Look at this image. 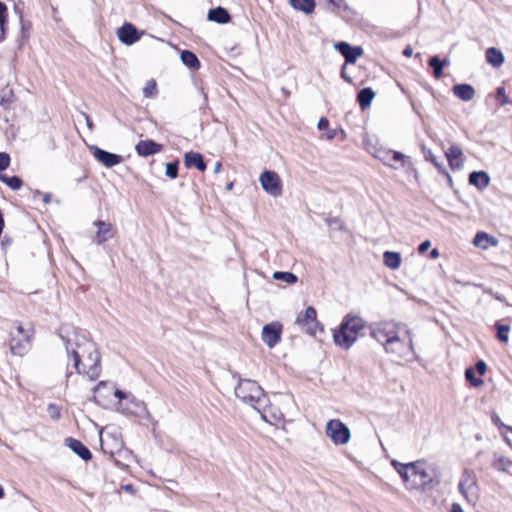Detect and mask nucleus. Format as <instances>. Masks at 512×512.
Returning <instances> with one entry per match:
<instances>
[{
    "label": "nucleus",
    "instance_id": "1",
    "mask_svg": "<svg viewBox=\"0 0 512 512\" xmlns=\"http://www.w3.org/2000/svg\"><path fill=\"white\" fill-rule=\"evenodd\" d=\"M59 336L76 372L90 381L97 380L101 374V357L95 343L84 331L67 324L60 327Z\"/></svg>",
    "mask_w": 512,
    "mask_h": 512
},
{
    "label": "nucleus",
    "instance_id": "2",
    "mask_svg": "<svg viewBox=\"0 0 512 512\" xmlns=\"http://www.w3.org/2000/svg\"><path fill=\"white\" fill-rule=\"evenodd\" d=\"M391 465L409 490L423 489L432 482L431 475L428 473L424 461L401 463L397 460H392Z\"/></svg>",
    "mask_w": 512,
    "mask_h": 512
},
{
    "label": "nucleus",
    "instance_id": "3",
    "mask_svg": "<svg viewBox=\"0 0 512 512\" xmlns=\"http://www.w3.org/2000/svg\"><path fill=\"white\" fill-rule=\"evenodd\" d=\"M364 328V321L358 316H346L339 330L333 334L336 345L349 349L358 339L359 332Z\"/></svg>",
    "mask_w": 512,
    "mask_h": 512
},
{
    "label": "nucleus",
    "instance_id": "4",
    "mask_svg": "<svg viewBox=\"0 0 512 512\" xmlns=\"http://www.w3.org/2000/svg\"><path fill=\"white\" fill-rule=\"evenodd\" d=\"M114 396L118 399L117 410L126 415H133L135 417L151 420L146 404L135 398L132 394L126 393L120 389H114Z\"/></svg>",
    "mask_w": 512,
    "mask_h": 512
},
{
    "label": "nucleus",
    "instance_id": "5",
    "mask_svg": "<svg viewBox=\"0 0 512 512\" xmlns=\"http://www.w3.org/2000/svg\"><path fill=\"white\" fill-rule=\"evenodd\" d=\"M235 395L240 401L251 407H258L257 405L266 401L263 388L251 379L239 378L238 385L235 387Z\"/></svg>",
    "mask_w": 512,
    "mask_h": 512
},
{
    "label": "nucleus",
    "instance_id": "6",
    "mask_svg": "<svg viewBox=\"0 0 512 512\" xmlns=\"http://www.w3.org/2000/svg\"><path fill=\"white\" fill-rule=\"evenodd\" d=\"M34 330L32 327H24L17 324L10 330L9 346L13 355L23 356L31 348Z\"/></svg>",
    "mask_w": 512,
    "mask_h": 512
},
{
    "label": "nucleus",
    "instance_id": "7",
    "mask_svg": "<svg viewBox=\"0 0 512 512\" xmlns=\"http://www.w3.org/2000/svg\"><path fill=\"white\" fill-rule=\"evenodd\" d=\"M403 331L404 335L399 334L383 348L387 354L398 359H408L415 355L412 331L408 328Z\"/></svg>",
    "mask_w": 512,
    "mask_h": 512
},
{
    "label": "nucleus",
    "instance_id": "8",
    "mask_svg": "<svg viewBox=\"0 0 512 512\" xmlns=\"http://www.w3.org/2000/svg\"><path fill=\"white\" fill-rule=\"evenodd\" d=\"M405 326L395 321H381L370 326V336L383 348L397 337Z\"/></svg>",
    "mask_w": 512,
    "mask_h": 512
},
{
    "label": "nucleus",
    "instance_id": "9",
    "mask_svg": "<svg viewBox=\"0 0 512 512\" xmlns=\"http://www.w3.org/2000/svg\"><path fill=\"white\" fill-rule=\"evenodd\" d=\"M458 489L462 497L469 504H476L479 499V486L477 476L473 470L464 469L462 471Z\"/></svg>",
    "mask_w": 512,
    "mask_h": 512
},
{
    "label": "nucleus",
    "instance_id": "10",
    "mask_svg": "<svg viewBox=\"0 0 512 512\" xmlns=\"http://www.w3.org/2000/svg\"><path fill=\"white\" fill-rule=\"evenodd\" d=\"M325 432L334 445H345L351 438L350 429L339 419L329 420L326 423Z\"/></svg>",
    "mask_w": 512,
    "mask_h": 512
},
{
    "label": "nucleus",
    "instance_id": "11",
    "mask_svg": "<svg viewBox=\"0 0 512 512\" xmlns=\"http://www.w3.org/2000/svg\"><path fill=\"white\" fill-rule=\"evenodd\" d=\"M259 182L262 189L273 197L282 195V181L279 175L272 170H266L260 174Z\"/></svg>",
    "mask_w": 512,
    "mask_h": 512
},
{
    "label": "nucleus",
    "instance_id": "12",
    "mask_svg": "<svg viewBox=\"0 0 512 512\" xmlns=\"http://www.w3.org/2000/svg\"><path fill=\"white\" fill-rule=\"evenodd\" d=\"M258 407H253L258 413L261 415L262 420L267 422L270 425H277L280 423L284 417L281 410L273 406L268 397L266 396V401L262 404L257 405Z\"/></svg>",
    "mask_w": 512,
    "mask_h": 512
},
{
    "label": "nucleus",
    "instance_id": "13",
    "mask_svg": "<svg viewBox=\"0 0 512 512\" xmlns=\"http://www.w3.org/2000/svg\"><path fill=\"white\" fill-rule=\"evenodd\" d=\"M316 310L310 306L306 308L303 314L298 315L296 323L306 330L310 335H315L317 330L322 331L323 328L320 326L316 319Z\"/></svg>",
    "mask_w": 512,
    "mask_h": 512
},
{
    "label": "nucleus",
    "instance_id": "14",
    "mask_svg": "<svg viewBox=\"0 0 512 512\" xmlns=\"http://www.w3.org/2000/svg\"><path fill=\"white\" fill-rule=\"evenodd\" d=\"M282 328V324L277 321L266 324L262 329V341L269 348H273L281 341Z\"/></svg>",
    "mask_w": 512,
    "mask_h": 512
},
{
    "label": "nucleus",
    "instance_id": "15",
    "mask_svg": "<svg viewBox=\"0 0 512 512\" xmlns=\"http://www.w3.org/2000/svg\"><path fill=\"white\" fill-rule=\"evenodd\" d=\"M144 34L143 31H139L133 24L124 23L117 30V36L120 42L125 45H132L139 41Z\"/></svg>",
    "mask_w": 512,
    "mask_h": 512
},
{
    "label": "nucleus",
    "instance_id": "16",
    "mask_svg": "<svg viewBox=\"0 0 512 512\" xmlns=\"http://www.w3.org/2000/svg\"><path fill=\"white\" fill-rule=\"evenodd\" d=\"M101 448L104 453L114 455L122 450L124 443L118 433H106L100 437Z\"/></svg>",
    "mask_w": 512,
    "mask_h": 512
},
{
    "label": "nucleus",
    "instance_id": "17",
    "mask_svg": "<svg viewBox=\"0 0 512 512\" xmlns=\"http://www.w3.org/2000/svg\"><path fill=\"white\" fill-rule=\"evenodd\" d=\"M91 151L95 159L108 168L114 167L123 161L121 155L108 152L97 146H92Z\"/></svg>",
    "mask_w": 512,
    "mask_h": 512
},
{
    "label": "nucleus",
    "instance_id": "18",
    "mask_svg": "<svg viewBox=\"0 0 512 512\" xmlns=\"http://www.w3.org/2000/svg\"><path fill=\"white\" fill-rule=\"evenodd\" d=\"M335 49L345 58V65L354 64L363 54V49L360 46L352 47L347 42L337 43L335 45Z\"/></svg>",
    "mask_w": 512,
    "mask_h": 512
},
{
    "label": "nucleus",
    "instance_id": "19",
    "mask_svg": "<svg viewBox=\"0 0 512 512\" xmlns=\"http://www.w3.org/2000/svg\"><path fill=\"white\" fill-rule=\"evenodd\" d=\"M94 225L97 227L95 235V242L97 244L101 245L115 236L116 231L113 228L112 224L102 220H96L94 222Z\"/></svg>",
    "mask_w": 512,
    "mask_h": 512
},
{
    "label": "nucleus",
    "instance_id": "20",
    "mask_svg": "<svg viewBox=\"0 0 512 512\" xmlns=\"http://www.w3.org/2000/svg\"><path fill=\"white\" fill-rule=\"evenodd\" d=\"M163 146L153 140H141L135 146L136 153L141 157H148L161 152Z\"/></svg>",
    "mask_w": 512,
    "mask_h": 512
},
{
    "label": "nucleus",
    "instance_id": "21",
    "mask_svg": "<svg viewBox=\"0 0 512 512\" xmlns=\"http://www.w3.org/2000/svg\"><path fill=\"white\" fill-rule=\"evenodd\" d=\"M449 166L452 170H460L464 164L462 149L457 145H451L445 152Z\"/></svg>",
    "mask_w": 512,
    "mask_h": 512
},
{
    "label": "nucleus",
    "instance_id": "22",
    "mask_svg": "<svg viewBox=\"0 0 512 512\" xmlns=\"http://www.w3.org/2000/svg\"><path fill=\"white\" fill-rule=\"evenodd\" d=\"M65 442L66 445L82 460L89 461L92 458L90 450L80 440L69 437Z\"/></svg>",
    "mask_w": 512,
    "mask_h": 512
},
{
    "label": "nucleus",
    "instance_id": "23",
    "mask_svg": "<svg viewBox=\"0 0 512 512\" xmlns=\"http://www.w3.org/2000/svg\"><path fill=\"white\" fill-rule=\"evenodd\" d=\"M184 163L187 168L195 167L199 171L206 170V164L203 160V156L198 152H187L184 155Z\"/></svg>",
    "mask_w": 512,
    "mask_h": 512
},
{
    "label": "nucleus",
    "instance_id": "24",
    "mask_svg": "<svg viewBox=\"0 0 512 512\" xmlns=\"http://www.w3.org/2000/svg\"><path fill=\"white\" fill-rule=\"evenodd\" d=\"M469 183L482 190L490 184V177L485 171H474L469 175Z\"/></svg>",
    "mask_w": 512,
    "mask_h": 512
},
{
    "label": "nucleus",
    "instance_id": "25",
    "mask_svg": "<svg viewBox=\"0 0 512 512\" xmlns=\"http://www.w3.org/2000/svg\"><path fill=\"white\" fill-rule=\"evenodd\" d=\"M473 244L482 249H488L491 246H496L498 240L486 232H478L473 239Z\"/></svg>",
    "mask_w": 512,
    "mask_h": 512
},
{
    "label": "nucleus",
    "instance_id": "26",
    "mask_svg": "<svg viewBox=\"0 0 512 512\" xmlns=\"http://www.w3.org/2000/svg\"><path fill=\"white\" fill-rule=\"evenodd\" d=\"M453 93L462 101H470L475 96V89L470 84H458L453 87Z\"/></svg>",
    "mask_w": 512,
    "mask_h": 512
},
{
    "label": "nucleus",
    "instance_id": "27",
    "mask_svg": "<svg viewBox=\"0 0 512 512\" xmlns=\"http://www.w3.org/2000/svg\"><path fill=\"white\" fill-rule=\"evenodd\" d=\"M208 20L219 24H226L231 20V17L225 8L219 6L209 10Z\"/></svg>",
    "mask_w": 512,
    "mask_h": 512
},
{
    "label": "nucleus",
    "instance_id": "28",
    "mask_svg": "<svg viewBox=\"0 0 512 512\" xmlns=\"http://www.w3.org/2000/svg\"><path fill=\"white\" fill-rule=\"evenodd\" d=\"M486 61L493 67L498 68L504 63V55L499 49L490 47L486 50Z\"/></svg>",
    "mask_w": 512,
    "mask_h": 512
},
{
    "label": "nucleus",
    "instance_id": "29",
    "mask_svg": "<svg viewBox=\"0 0 512 512\" xmlns=\"http://www.w3.org/2000/svg\"><path fill=\"white\" fill-rule=\"evenodd\" d=\"M375 97V92L372 88L366 87L359 91L357 95V100L362 109H366L371 105Z\"/></svg>",
    "mask_w": 512,
    "mask_h": 512
},
{
    "label": "nucleus",
    "instance_id": "30",
    "mask_svg": "<svg viewBox=\"0 0 512 512\" xmlns=\"http://www.w3.org/2000/svg\"><path fill=\"white\" fill-rule=\"evenodd\" d=\"M383 261L387 267L396 270L401 265V255L398 252L386 251L383 254Z\"/></svg>",
    "mask_w": 512,
    "mask_h": 512
},
{
    "label": "nucleus",
    "instance_id": "31",
    "mask_svg": "<svg viewBox=\"0 0 512 512\" xmlns=\"http://www.w3.org/2000/svg\"><path fill=\"white\" fill-rule=\"evenodd\" d=\"M290 5L297 11L310 14L314 11V0H289Z\"/></svg>",
    "mask_w": 512,
    "mask_h": 512
},
{
    "label": "nucleus",
    "instance_id": "32",
    "mask_svg": "<svg viewBox=\"0 0 512 512\" xmlns=\"http://www.w3.org/2000/svg\"><path fill=\"white\" fill-rule=\"evenodd\" d=\"M181 61L188 68L193 69V70H198L201 66L200 61L198 60L197 56L193 52L188 51V50L182 51Z\"/></svg>",
    "mask_w": 512,
    "mask_h": 512
},
{
    "label": "nucleus",
    "instance_id": "33",
    "mask_svg": "<svg viewBox=\"0 0 512 512\" xmlns=\"http://www.w3.org/2000/svg\"><path fill=\"white\" fill-rule=\"evenodd\" d=\"M492 466L498 471L508 473L512 467V461L502 455L496 454Z\"/></svg>",
    "mask_w": 512,
    "mask_h": 512
},
{
    "label": "nucleus",
    "instance_id": "34",
    "mask_svg": "<svg viewBox=\"0 0 512 512\" xmlns=\"http://www.w3.org/2000/svg\"><path fill=\"white\" fill-rule=\"evenodd\" d=\"M447 64V61H441L438 56H433L429 60V66L433 68L435 78L439 79L443 74V68Z\"/></svg>",
    "mask_w": 512,
    "mask_h": 512
},
{
    "label": "nucleus",
    "instance_id": "35",
    "mask_svg": "<svg viewBox=\"0 0 512 512\" xmlns=\"http://www.w3.org/2000/svg\"><path fill=\"white\" fill-rule=\"evenodd\" d=\"M0 181L5 183L12 190H18L22 186V180L18 176L0 175Z\"/></svg>",
    "mask_w": 512,
    "mask_h": 512
},
{
    "label": "nucleus",
    "instance_id": "36",
    "mask_svg": "<svg viewBox=\"0 0 512 512\" xmlns=\"http://www.w3.org/2000/svg\"><path fill=\"white\" fill-rule=\"evenodd\" d=\"M398 162L402 167H412L410 157L399 151L391 150V163Z\"/></svg>",
    "mask_w": 512,
    "mask_h": 512
},
{
    "label": "nucleus",
    "instance_id": "37",
    "mask_svg": "<svg viewBox=\"0 0 512 512\" xmlns=\"http://www.w3.org/2000/svg\"><path fill=\"white\" fill-rule=\"evenodd\" d=\"M422 151L424 153L425 159L430 161L440 173H446V168L443 163L438 162L437 158L434 156L430 149H427L425 146L422 147Z\"/></svg>",
    "mask_w": 512,
    "mask_h": 512
},
{
    "label": "nucleus",
    "instance_id": "38",
    "mask_svg": "<svg viewBox=\"0 0 512 512\" xmlns=\"http://www.w3.org/2000/svg\"><path fill=\"white\" fill-rule=\"evenodd\" d=\"M143 95L145 98H154L158 94L157 83L154 79H150L145 83L143 87Z\"/></svg>",
    "mask_w": 512,
    "mask_h": 512
},
{
    "label": "nucleus",
    "instance_id": "39",
    "mask_svg": "<svg viewBox=\"0 0 512 512\" xmlns=\"http://www.w3.org/2000/svg\"><path fill=\"white\" fill-rule=\"evenodd\" d=\"M273 278L275 280L284 281L288 284H294L297 282V276L295 274H293L292 272L277 271V272H274Z\"/></svg>",
    "mask_w": 512,
    "mask_h": 512
},
{
    "label": "nucleus",
    "instance_id": "40",
    "mask_svg": "<svg viewBox=\"0 0 512 512\" xmlns=\"http://www.w3.org/2000/svg\"><path fill=\"white\" fill-rule=\"evenodd\" d=\"M495 327L497 329V338L499 339V341L507 343L509 340L510 327L508 325H503L500 323H496Z\"/></svg>",
    "mask_w": 512,
    "mask_h": 512
},
{
    "label": "nucleus",
    "instance_id": "41",
    "mask_svg": "<svg viewBox=\"0 0 512 512\" xmlns=\"http://www.w3.org/2000/svg\"><path fill=\"white\" fill-rule=\"evenodd\" d=\"M465 377L466 380L474 387H479L484 384V381L481 378L475 376V372L472 368H467L465 370Z\"/></svg>",
    "mask_w": 512,
    "mask_h": 512
},
{
    "label": "nucleus",
    "instance_id": "42",
    "mask_svg": "<svg viewBox=\"0 0 512 512\" xmlns=\"http://www.w3.org/2000/svg\"><path fill=\"white\" fill-rule=\"evenodd\" d=\"M380 161L383 162L384 165L397 169L398 167L395 166L393 163H391V150H383L380 151L379 154L376 156Z\"/></svg>",
    "mask_w": 512,
    "mask_h": 512
},
{
    "label": "nucleus",
    "instance_id": "43",
    "mask_svg": "<svg viewBox=\"0 0 512 512\" xmlns=\"http://www.w3.org/2000/svg\"><path fill=\"white\" fill-rule=\"evenodd\" d=\"M165 174L171 179H175L178 176V161L167 163Z\"/></svg>",
    "mask_w": 512,
    "mask_h": 512
},
{
    "label": "nucleus",
    "instance_id": "44",
    "mask_svg": "<svg viewBox=\"0 0 512 512\" xmlns=\"http://www.w3.org/2000/svg\"><path fill=\"white\" fill-rule=\"evenodd\" d=\"M497 98L499 99V104L501 106H505L510 103V98L506 94V90L504 87H498L496 90Z\"/></svg>",
    "mask_w": 512,
    "mask_h": 512
},
{
    "label": "nucleus",
    "instance_id": "45",
    "mask_svg": "<svg viewBox=\"0 0 512 512\" xmlns=\"http://www.w3.org/2000/svg\"><path fill=\"white\" fill-rule=\"evenodd\" d=\"M47 412L51 419L58 420L61 417V408L56 404H49L47 407Z\"/></svg>",
    "mask_w": 512,
    "mask_h": 512
},
{
    "label": "nucleus",
    "instance_id": "46",
    "mask_svg": "<svg viewBox=\"0 0 512 512\" xmlns=\"http://www.w3.org/2000/svg\"><path fill=\"white\" fill-rule=\"evenodd\" d=\"M501 427L503 428L502 434L506 443L512 448V427L504 425L503 423H501Z\"/></svg>",
    "mask_w": 512,
    "mask_h": 512
},
{
    "label": "nucleus",
    "instance_id": "47",
    "mask_svg": "<svg viewBox=\"0 0 512 512\" xmlns=\"http://www.w3.org/2000/svg\"><path fill=\"white\" fill-rule=\"evenodd\" d=\"M10 165V156L5 152H0V171L6 170Z\"/></svg>",
    "mask_w": 512,
    "mask_h": 512
},
{
    "label": "nucleus",
    "instance_id": "48",
    "mask_svg": "<svg viewBox=\"0 0 512 512\" xmlns=\"http://www.w3.org/2000/svg\"><path fill=\"white\" fill-rule=\"evenodd\" d=\"M7 22V6L0 1V26H4Z\"/></svg>",
    "mask_w": 512,
    "mask_h": 512
},
{
    "label": "nucleus",
    "instance_id": "49",
    "mask_svg": "<svg viewBox=\"0 0 512 512\" xmlns=\"http://www.w3.org/2000/svg\"><path fill=\"white\" fill-rule=\"evenodd\" d=\"M475 368L480 375H484L487 370V365L483 360H479L476 362Z\"/></svg>",
    "mask_w": 512,
    "mask_h": 512
},
{
    "label": "nucleus",
    "instance_id": "50",
    "mask_svg": "<svg viewBox=\"0 0 512 512\" xmlns=\"http://www.w3.org/2000/svg\"><path fill=\"white\" fill-rule=\"evenodd\" d=\"M431 247V242L429 240H425L418 246V252L424 253Z\"/></svg>",
    "mask_w": 512,
    "mask_h": 512
},
{
    "label": "nucleus",
    "instance_id": "51",
    "mask_svg": "<svg viewBox=\"0 0 512 512\" xmlns=\"http://www.w3.org/2000/svg\"><path fill=\"white\" fill-rule=\"evenodd\" d=\"M328 126H329V121L325 117L320 118V120L318 121V124H317L318 129L323 130V129H326Z\"/></svg>",
    "mask_w": 512,
    "mask_h": 512
},
{
    "label": "nucleus",
    "instance_id": "52",
    "mask_svg": "<svg viewBox=\"0 0 512 512\" xmlns=\"http://www.w3.org/2000/svg\"><path fill=\"white\" fill-rule=\"evenodd\" d=\"M403 55L405 57H411L413 55V48L410 45H407L403 50Z\"/></svg>",
    "mask_w": 512,
    "mask_h": 512
},
{
    "label": "nucleus",
    "instance_id": "53",
    "mask_svg": "<svg viewBox=\"0 0 512 512\" xmlns=\"http://www.w3.org/2000/svg\"><path fill=\"white\" fill-rule=\"evenodd\" d=\"M107 387V383L104 382V381H101L98 383V385L94 388L95 392L97 393H101L102 389L106 388Z\"/></svg>",
    "mask_w": 512,
    "mask_h": 512
},
{
    "label": "nucleus",
    "instance_id": "54",
    "mask_svg": "<svg viewBox=\"0 0 512 512\" xmlns=\"http://www.w3.org/2000/svg\"><path fill=\"white\" fill-rule=\"evenodd\" d=\"M450 512H464V511L459 503H453L451 505Z\"/></svg>",
    "mask_w": 512,
    "mask_h": 512
},
{
    "label": "nucleus",
    "instance_id": "55",
    "mask_svg": "<svg viewBox=\"0 0 512 512\" xmlns=\"http://www.w3.org/2000/svg\"><path fill=\"white\" fill-rule=\"evenodd\" d=\"M345 67L346 65L344 64L343 67H342V70H341V77L347 81V82H351V78L347 75V73L345 72Z\"/></svg>",
    "mask_w": 512,
    "mask_h": 512
},
{
    "label": "nucleus",
    "instance_id": "56",
    "mask_svg": "<svg viewBox=\"0 0 512 512\" xmlns=\"http://www.w3.org/2000/svg\"><path fill=\"white\" fill-rule=\"evenodd\" d=\"M84 116H85L87 127L89 128V130H93L94 125H93L91 118L87 114H84Z\"/></svg>",
    "mask_w": 512,
    "mask_h": 512
},
{
    "label": "nucleus",
    "instance_id": "57",
    "mask_svg": "<svg viewBox=\"0 0 512 512\" xmlns=\"http://www.w3.org/2000/svg\"><path fill=\"white\" fill-rule=\"evenodd\" d=\"M440 253L438 251V249H433L431 252H430V258L431 259H437L439 257Z\"/></svg>",
    "mask_w": 512,
    "mask_h": 512
},
{
    "label": "nucleus",
    "instance_id": "58",
    "mask_svg": "<svg viewBox=\"0 0 512 512\" xmlns=\"http://www.w3.org/2000/svg\"><path fill=\"white\" fill-rule=\"evenodd\" d=\"M42 196H43V202L45 204H48L51 202V195L49 193H44Z\"/></svg>",
    "mask_w": 512,
    "mask_h": 512
},
{
    "label": "nucleus",
    "instance_id": "59",
    "mask_svg": "<svg viewBox=\"0 0 512 512\" xmlns=\"http://www.w3.org/2000/svg\"><path fill=\"white\" fill-rule=\"evenodd\" d=\"M221 167H222L221 162H219V161L216 162L215 166H214V173L218 174L220 172V170H221Z\"/></svg>",
    "mask_w": 512,
    "mask_h": 512
},
{
    "label": "nucleus",
    "instance_id": "60",
    "mask_svg": "<svg viewBox=\"0 0 512 512\" xmlns=\"http://www.w3.org/2000/svg\"><path fill=\"white\" fill-rule=\"evenodd\" d=\"M442 174L446 176V178H447V182H448L450 185H452V177H451V175L448 173V171L446 170V173H442Z\"/></svg>",
    "mask_w": 512,
    "mask_h": 512
},
{
    "label": "nucleus",
    "instance_id": "61",
    "mask_svg": "<svg viewBox=\"0 0 512 512\" xmlns=\"http://www.w3.org/2000/svg\"><path fill=\"white\" fill-rule=\"evenodd\" d=\"M0 31H1V39H3L4 35H5V25L3 27L0 26Z\"/></svg>",
    "mask_w": 512,
    "mask_h": 512
},
{
    "label": "nucleus",
    "instance_id": "62",
    "mask_svg": "<svg viewBox=\"0 0 512 512\" xmlns=\"http://www.w3.org/2000/svg\"><path fill=\"white\" fill-rule=\"evenodd\" d=\"M334 137H335V132H334V131L329 132V133L327 134V138H328V139H333Z\"/></svg>",
    "mask_w": 512,
    "mask_h": 512
},
{
    "label": "nucleus",
    "instance_id": "63",
    "mask_svg": "<svg viewBox=\"0 0 512 512\" xmlns=\"http://www.w3.org/2000/svg\"><path fill=\"white\" fill-rule=\"evenodd\" d=\"M4 497V489L3 487L0 485V499Z\"/></svg>",
    "mask_w": 512,
    "mask_h": 512
},
{
    "label": "nucleus",
    "instance_id": "64",
    "mask_svg": "<svg viewBox=\"0 0 512 512\" xmlns=\"http://www.w3.org/2000/svg\"><path fill=\"white\" fill-rule=\"evenodd\" d=\"M232 187H233V183H229V184L227 185V189H228V190L232 189Z\"/></svg>",
    "mask_w": 512,
    "mask_h": 512
}]
</instances>
